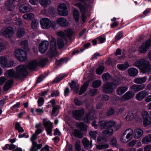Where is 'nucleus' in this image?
Wrapping results in <instances>:
<instances>
[{
  "label": "nucleus",
  "mask_w": 151,
  "mask_h": 151,
  "mask_svg": "<svg viewBox=\"0 0 151 151\" xmlns=\"http://www.w3.org/2000/svg\"><path fill=\"white\" fill-rule=\"evenodd\" d=\"M74 135L78 138H81L83 137V135L81 132L77 129H75L74 132Z\"/></svg>",
  "instance_id": "obj_54"
},
{
  "label": "nucleus",
  "mask_w": 151,
  "mask_h": 151,
  "mask_svg": "<svg viewBox=\"0 0 151 151\" xmlns=\"http://www.w3.org/2000/svg\"><path fill=\"white\" fill-rule=\"evenodd\" d=\"M128 73L129 76H135L138 73V70L134 68H129L128 70Z\"/></svg>",
  "instance_id": "obj_29"
},
{
  "label": "nucleus",
  "mask_w": 151,
  "mask_h": 151,
  "mask_svg": "<svg viewBox=\"0 0 151 151\" xmlns=\"http://www.w3.org/2000/svg\"><path fill=\"white\" fill-rule=\"evenodd\" d=\"M102 77L103 80L105 81H109L111 78L110 75L107 73L103 74L102 76Z\"/></svg>",
  "instance_id": "obj_48"
},
{
  "label": "nucleus",
  "mask_w": 151,
  "mask_h": 151,
  "mask_svg": "<svg viewBox=\"0 0 151 151\" xmlns=\"http://www.w3.org/2000/svg\"><path fill=\"white\" fill-rule=\"evenodd\" d=\"M134 65L141 69L143 73H151V65L148 62L144 59H141L136 61L134 64Z\"/></svg>",
  "instance_id": "obj_2"
},
{
  "label": "nucleus",
  "mask_w": 151,
  "mask_h": 151,
  "mask_svg": "<svg viewBox=\"0 0 151 151\" xmlns=\"http://www.w3.org/2000/svg\"><path fill=\"white\" fill-rule=\"evenodd\" d=\"M143 134V130L140 129H135L133 132L134 137L137 139L140 137Z\"/></svg>",
  "instance_id": "obj_26"
},
{
  "label": "nucleus",
  "mask_w": 151,
  "mask_h": 151,
  "mask_svg": "<svg viewBox=\"0 0 151 151\" xmlns=\"http://www.w3.org/2000/svg\"><path fill=\"white\" fill-rule=\"evenodd\" d=\"M110 144L114 147H117L118 146L117 142L115 138H113L111 139L110 142Z\"/></svg>",
  "instance_id": "obj_52"
},
{
  "label": "nucleus",
  "mask_w": 151,
  "mask_h": 151,
  "mask_svg": "<svg viewBox=\"0 0 151 151\" xmlns=\"http://www.w3.org/2000/svg\"><path fill=\"white\" fill-rule=\"evenodd\" d=\"M16 72L13 70H9L7 72L9 76L14 78L22 79L24 78L27 74V67L26 66L21 65L17 68Z\"/></svg>",
  "instance_id": "obj_1"
},
{
  "label": "nucleus",
  "mask_w": 151,
  "mask_h": 151,
  "mask_svg": "<svg viewBox=\"0 0 151 151\" xmlns=\"http://www.w3.org/2000/svg\"><path fill=\"white\" fill-rule=\"evenodd\" d=\"M57 23L62 27H66L68 26L69 23L67 19L61 17L57 20Z\"/></svg>",
  "instance_id": "obj_24"
},
{
  "label": "nucleus",
  "mask_w": 151,
  "mask_h": 151,
  "mask_svg": "<svg viewBox=\"0 0 151 151\" xmlns=\"http://www.w3.org/2000/svg\"><path fill=\"white\" fill-rule=\"evenodd\" d=\"M15 128L19 133L23 132L24 131V129L21 127V124L19 122H17L16 123Z\"/></svg>",
  "instance_id": "obj_46"
},
{
  "label": "nucleus",
  "mask_w": 151,
  "mask_h": 151,
  "mask_svg": "<svg viewBox=\"0 0 151 151\" xmlns=\"http://www.w3.org/2000/svg\"><path fill=\"white\" fill-rule=\"evenodd\" d=\"M114 88L111 83H107L103 86V91L106 93H110L114 91Z\"/></svg>",
  "instance_id": "obj_14"
},
{
  "label": "nucleus",
  "mask_w": 151,
  "mask_h": 151,
  "mask_svg": "<svg viewBox=\"0 0 151 151\" xmlns=\"http://www.w3.org/2000/svg\"><path fill=\"white\" fill-rule=\"evenodd\" d=\"M129 66V63L126 62L123 64H118L117 67L118 69L122 70H125Z\"/></svg>",
  "instance_id": "obj_38"
},
{
  "label": "nucleus",
  "mask_w": 151,
  "mask_h": 151,
  "mask_svg": "<svg viewBox=\"0 0 151 151\" xmlns=\"http://www.w3.org/2000/svg\"><path fill=\"white\" fill-rule=\"evenodd\" d=\"M107 127H111L114 126L115 124V122L114 121H106Z\"/></svg>",
  "instance_id": "obj_61"
},
{
  "label": "nucleus",
  "mask_w": 151,
  "mask_h": 151,
  "mask_svg": "<svg viewBox=\"0 0 151 151\" xmlns=\"http://www.w3.org/2000/svg\"><path fill=\"white\" fill-rule=\"evenodd\" d=\"M137 142V140H133L129 142L127 145V146L132 147L134 146Z\"/></svg>",
  "instance_id": "obj_60"
},
{
  "label": "nucleus",
  "mask_w": 151,
  "mask_h": 151,
  "mask_svg": "<svg viewBox=\"0 0 151 151\" xmlns=\"http://www.w3.org/2000/svg\"><path fill=\"white\" fill-rule=\"evenodd\" d=\"M147 79V77L146 76L137 77L134 79L133 81L136 84H142L146 82Z\"/></svg>",
  "instance_id": "obj_27"
},
{
  "label": "nucleus",
  "mask_w": 151,
  "mask_h": 151,
  "mask_svg": "<svg viewBox=\"0 0 151 151\" xmlns=\"http://www.w3.org/2000/svg\"><path fill=\"white\" fill-rule=\"evenodd\" d=\"M128 88L126 86H119L116 89L117 93L119 95H121L127 90Z\"/></svg>",
  "instance_id": "obj_30"
},
{
  "label": "nucleus",
  "mask_w": 151,
  "mask_h": 151,
  "mask_svg": "<svg viewBox=\"0 0 151 151\" xmlns=\"http://www.w3.org/2000/svg\"><path fill=\"white\" fill-rule=\"evenodd\" d=\"M59 14L62 16H65L68 15V12L66 5L62 4L60 5L58 8Z\"/></svg>",
  "instance_id": "obj_15"
},
{
  "label": "nucleus",
  "mask_w": 151,
  "mask_h": 151,
  "mask_svg": "<svg viewBox=\"0 0 151 151\" xmlns=\"http://www.w3.org/2000/svg\"><path fill=\"white\" fill-rule=\"evenodd\" d=\"M21 45L23 48L27 49V48L28 43L26 40L22 41L21 43Z\"/></svg>",
  "instance_id": "obj_58"
},
{
  "label": "nucleus",
  "mask_w": 151,
  "mask_h": 151,
  "mask_svg": "<svg viewBox=\"0 0 151 151\" xmlns=\"http://www.w3.org/2000/svg\"><path fill=\"white\" fill-rule=\"evenodd\" d=\"M69 85L74 93H76L78 92L79 90V85L78 83L73 81L71 83H69Z\"/></svg>",
  "instance_id": "obj_28"
},
{
  "label": "nucleus",
  "mask_w": 151,
  "mask_h": 151,
  "mask_svg": "<svg viewBox=\"0 0 151 151\" xmlns=\"http://www.w3.org/2000/svg\"><path fill=\"white\" fill-rule=\"evenodd\" d=\"M113 132V130L112 129H107L103 131L102 132L104 137H108L111 136Z\"/></svg>",
  "instance_id": "obj_33"
},
{
  "label": "nucleus",
  "mask_w": 151,
  "mask_h": 151,
  "mask_svg": "<svg viewBox=\"0 0 151 151\" xmlns=\"http://www.w3.org/2000/svg\"><path fill=\"white\" fill-rule=\"evenodd\" d=\"M89 83L88 81H87L83 84L79 91V94L80 95L83 94L86 91L88 85Z\"/></svg>",
  "instance_id": "obj_37"
},
{
  "label": "nucleus",
  "mask_w": 151,
  "mask_h": 151,
  "mask_svg": "<svg viewBox=\"0 0 151 151\" xmlns=\"http://www.w3.org/2000/svg\"><path fill=\"white\" fill-rule=\"evenodd\" d=\"M57 44L59 48H62L64 45L63 40L60 38L58 39Z\"/></svg>",
  "instance_id": "obj_55"
},
{
  "label": "nucleus",
  "mask_w": 151,
  "mask_h": 151,
  "mask_svg": "<svg viewBox=\"0 0 151 151\" xmlns=\"http://www.w3.org/2000/svg\"><path fill=\"white\" fill-rule=\"evenodd\" d=\"M151 45V38L143 43L140 46L139 50L140 52L144 53L147 50Z\"/></svg>",
  "instance_id": "obj_12"
},
{
  "label": "nucleus",
  "mask_w": 151,
  "mask_h": 151,
  "mask_svg": "<svg viewBox=\"0 0 151 151\" xmlns=\"http://www.w3.org/2000/svg\"><path fill=\"white\" fill-rule=\"evenodd\" d=\"M47 61V58H44L42 59L39 61L38 63V65L40 66H43L45 65Z\"/></svg>",
  "instance_id": "obj_51"
},
{
  "label": "nucleus",
  "mask_w": 151,
  "mask_h": 151,
  "mask_svg": "<svg viewBox=\"0 0 151 151\" xmlns=\"http://www.w3.org/2000/svg\"><path fill=\"white\" fill-rule=\"evenodd\" d=\"M14 54L16 57L20 61H24L27 58L26 52L21 49L16 50L15 51Z\"/></svg>",
  "instance_id": "obj_5"
},
{
  "label": "nucleus",
  "mask_w": 151,
  "mask_h": 151,
  "mask_svg": "<svg viewBox=\"0 0 151 151\" xmlns=\"http://www.w3.org/2000/svg\"><path fill=\"white\" fill-rule=\"evenodd\" d=\"M43 124L46 128L47 134L52 136V129L53 128L52 123L47 119H45L43 120Z\"/></svg>",
  "instance_id": "obj_11"
},
{
  "label": "nucleus",
  "mask_w": 151,
  "mask_h": 151,
  "mask_svg": "<svg viewBox=\"0 0 151 151\" xmlns=\"http://www.w3.org/2000/svg\"><path fill=\"white\" fill-rule=\"evenodd\" d=\"M148 94V92L146 91H142L139 92L135 96V99L138 101H141Z\"/></svg>",
  "instance_id": "obj_20"
},
{
  "label": "nucleus",
  "mask_w": 151,
  "mask_h": 151,
  "mask_svg": "<svg viewBox=\"0 0 151 151\" xmlns=\"http://www.w3.org/2000/svg\"><path fill=\"white\" fill-rule=\"evenodd\" d=\"M123 32L121 31L119 32L116 35L115 38L116 41H117L123 37Z\"/></svg>",
  "instance_id": "obj_57"
},
{
  "label": "nucleus",
  "mask_w": 151,
  "mask_h": 151,
  "mask_svg": "<svg viewBox=\"0 0 151 151\" xmlns=\"http://www.w3.org/2000/svg\"><path fill=\"white\" fill-rule=\"evenodd\" d=\"M13 81L11 80L7 81L5 83L3 86V90L6 91L9 89L13 84Z\"/></svg>",
  "instance_id": "obj_35"
},
{
  "label": "nucleus",
  "mask_w": 151,
  "mask_h": 151,
  "mask_svg": "<svg viewBox=\"0 0 151 151\" xmlns=\"http://www.w3.org/2000/svg\"><path fill=\"white\" fill-rule=\"evenodd\" d=\"M24 29L23 28H19L17 32V36L18 37H21L24 35Z\"/></svg>",
  "instance_id": "obj_40"
},
{
  "label": "nucleus",
  "mask_w": 151,
  "mask_h": 151,
  "mask_svg": "<svg viewBox=\"0 0 151 151\" xmlns=\"http://www.w3.org/2000/svg\"><path fill=\"white\" fill-rule=\"evenodd\" d=\"M38 106L39 107L41 106L44 104V99L42 98H40L38 100Z\"/></svg>",
  "instance_id": "obj_62"
},
{
  "label": "nucleus",
  "mask_w": 151,
  "mask_h": 151,
  "mask_svg": "<svg viewBox=\"0 0 151 151\" xmlns=\"http://www.w3.org/2000/svg\"><path fill=\"white\" fill-rule=\"evenodd\" d=\"M42 146L41 144H37L36 142L32 143V146L30 149V151H38Z\"/></svg>",
  "instance_id": "obj_31"
},
{
  "label": "nucleus",
  "mask_w": 151,
  "mask_h": 151,
  "mask_svg": "<svg viewBox=\"0 0 151 151\" xmlns=\"http://www.w3.org/2000/svg\"><path fill=\"white\" fill-rule=\"evenodd\" d=\"M34 17V16L33 14L30 13L25 14L23 16L24 19L29 20L33 18Z\"/></svg>",
  "instance_id": "obj_43"
},
{
  "label": "nucleus",
  "mask_w": 151,
  "mask_h": 151,
  "mask_svg": "<svg viewBox=\"0 0 151 151\" xmlns=\"http://www.w3.org/2000/svg\"><path fill=\"white\" fill-rule=\"evenodd\" d=\"M75 5L78 7L80 10L81 12L82 13V19L83 22H84L86 19V15L89 11L88 9V6H83L79 3H76L75 4Z\"/></svg>",
  "instance_id": "obj_4"
},
{
  "label": "nucleus",
  "mask_w": 151,
  "mask_h": 151,
  "mask_svg": "<svg viewBox=\"0 0 151 151\" xmlns=\"http://www.w3.org/2000/svg\"><path fill=\"white\" fill-rule=\"evenodd\" d=\"M73 15L74 19L76 22L79 21V12L76 9H74L73 11Z\"/></svg>",
  "instance_id": "obj_41"
},
{
  "label": "nucleus",
  "mask_w": 151,
  "mask_h": 151,
  "mask_svg": "<svg viewBox=\"0 0 151 151\" xmlns=\"http://www.w3.org/2000/svg\"><path fill=\"white\" fill-rule=\"evenodd\" d=\"M39 23L37 20H32L31 23V27L33 29L37 28L38 26Z\"/></svg>",
  "instance_id": "obj_53"
},
{
  "label": "nucleus",
  "mask_w": 151,
  "mask_h": 151,
  "mask_svg": "<svg viewBox=\"0 0 151 151\" xmlns=\"http://www.w3.org/2000/svg\"><path fill=\"white\" fill-rule=\"evenodd\" d=\"M31 9L30 5L27 4H24L21 5L19 7V11L22 13L26 12Z\"/></svg>",
  "instance_id": "obj_25"
},
{
  "label": "nucleus",
  "mask_w": 151,
  "mask_h": 151,
  "mask_svg": "<svg viewBox=\"0 0 151 151\" xmlns=\"http://www.w3.org/2000/svg\"><path fill=\"white\" fill-rule=\"evenodd\" d=\"M144 84L137 85L134 84L130 87V89L134 92H137L142 90L145 88Z\"/></svg>",
  "instance_id": "obj_19"
},
{
  "label": "nucleus",
  "mask_w": 151,
  "mask_h": 151,
  "mask_svg": "<svg viewBox=\"0 0 151 151\" xmlns=\"http://www.w3.org/2000/svg\"><path fill=\"white\" fill-rule=\"evenodd\" d=\"M77 127L82 131H85L87 129V127L84 124L81 122H78L76 124Z\"/></svg>",
  "instance_id": "obj_39"
},
{
  "label": "nucleus",
  "mask_w": 151,
  "mask_h": 151,
  "mask_svg": "<svg viewBox=\"0 0 151 151\" xmlns=\"http://www.w3.org/2000/svg\"><path fill=\"white\" fill-rule=\"evenodd\" d=\"M142 144H147L151 142V134L144 137L142 139Z\"/></svg>",
  "instance_id": "obj_34"
},
{
  "label": "nucleus",
  "mask_w": 151,
  "mask_h": 151,
  "mask_svg": "<svg viewBox=\"0 0 151 151\" xmlns=\"http://www.w3.org/2000/svg\"><path fill=\"white\" fill-rule=\"evenodd\" d=\"M101 81L99 80H96L93 82L92 86L93 87L96 88L100 86L101 84Z\"/></svg>",
  "instance_id": "obj_50"
},
{
  "label": "nucleus",
  "mask_w": 151,
  "mask_h": 151,
  "mask_svg": "<svg viewBox=\"0 0 151 151\" xmlns=\"http://www.w3.org/2000/svg\"><path fill=\"white\" fill-rule=\"evenodd\" d=\"M50 43V50L47 53V55L49 57L52 58L57 54L55 39L54 38L52 39Z\"/></svg>",
  "instance_id": "obj_6"
},
{
  "label": "nucleus",
  "mask_w": 151,
  "mask_h": 151,
  "mask_svg": "<svg viewBox=\"0 0 151 151\" xmlns=\"http://www.w3.org/2000/svg\"><path fill=\"white\" fill-rule=\"evenodd\" d=\"M84 113V110L82 108H80L78 110H76L73 112V115L75 119L80 120Z\"/></svg>",
  "instance_id": "obj_16"
},
{
  "label": "nucleus",
  "mask_w": 151,
  "mask_h": 151,
  "mask_svg": "<svg viewBox=\"0 0 151 151\" xmlns=\"http://www.w3.org/2000/svg\"><path fill=\"white\" fill-rule=\"evenodd\" d=\"M67 76V75H65L64 74H60L53 81L52 83H58L62 80L64 77Z\"/></svg>",
  "instance_id": "obj_42"
},
{
  "label": "nucleus",
  "mask_w": 151,
  "mask_h": 151,
  "mask_svg": "<svg viewBox=\"0 0 151 151\" xmlns=\"http://www.w3.org/2000/svg\"><path fill=\"white\" fill-rule=\"evenodd\" d=\"M0 33L7 37H10L13 34L12 29L10 27H8L4 30L1 31Z\"/></svg>",
  "instance_id": "obj_21"
},
{
  "label": "nucleus",
  "mask_w": 151,
  "mask_h": 151,
  "mask_svg": "<svg viewBox=\"0 0 151 151\" xmlns=\"http://www.w3.org/2000/svg\"><path fill=\"white\" fill-rule=\"evenodd\" d=\"M50 2V0H40V4L43 6H46Z\"/></svg>",
  "instance_id": "obj_49"
},
{
  "label": "nucleus",
  "mask_w": 151,
  "mask_h": 151,
  "mask_svg": "<svg viewBox=\"0 0 151 151\" xmlns=\"http://www.w3.org/2000/svg\"><path fill=\"white\" fill-rule=\"evenodd\" d=\"M40 23L42 28L47 29L51 27V22L48 18H44L41 19Z\"/></svg>",
  "instance_id": "obj_13"
},
{
  "label": "nucleus",
  "mask_w": 151,
  "mask_h": 151,
  "mask_svg": "<svg viewBox=\"0 0 151 151\" xmlns=\"http://www.w3.org/2000/svg\"><path fill=\"white\" fill-rule=\"evenodd\" d=\"M104 69V67L103 66H100L96 70V73L100 75L102 73Z\"/></svg>",
  "instance_id": "obj_56"
},
{
  "label": "nucleus",
  "mask_w": 151,
  "mask_h": 151,
  "mask_svg": "<svg viewBox=\"0 0 151 151\" xmlns=\"http://www.w3.org/2000/svg\"><path fill=\"white\" fill-rule=\"evenodd\" d=\"M94 113H95L94 110L92 108L90 112L86 114L83 119V120L86 123H89L91 120L96 118V116Z\"/></svg>",
  "instance_id": "obj_8"
},
{
  "label": "nucleus",
  "mask_w": 151,
  "mask_h": 151,
  "mask_svg": "<svg viewBox=\"0 0 151 151\" xmlns=\"http://www.w3.org/2000/svg\"><path fill=\"white\" fill-rule=\"evenodd\" d=\"M73 31L70 29L65 30L64 31H60L57 33L58 35L65 39L66 37L70 39L73 35Z\"/></svg>",
  "instance_id": "obj_9"
},
{
  "label": "nucleus",
  "mask_w": 151,
  "mask_h": 151,
  "mask_svg": "<svg viewBox=\"0 0 151 151\" xmlns=\"http://www.w3.org/2000/svg\"><path fill=\"white\" fill-rule=\"evenodd\" d=\"M37 65V60H33L29 63L27 67L29 70H32L36 68Z\"/></svg>",
  "instance_id": "obj_32"
},
{
  "label": "nucleus",
  "mask_w": 151,
  "mask_h": 151,
  "mask_svg": "<svg viewBox=\"0 0 151 151\" xmlns=\"http://www.w3.org/2000/svg\"><path fill=\"white\" fill-rule=\"evenodd\" d=\"M49 42L45 40L42 42L40 44L39 50L42 53H44L47 50L49 46Z\"/></svg>",
  "instance_id": "obj_17"
},
{
  "label": "nucleus",
  "mask_w": 151,
  "mask_h": 151,
  "mask_svg": "<svg viewBox=\"0 0 151 151\" xmlns=\"http://www.w3.org/2000/svg\"><path fill=\"white\" fill-rule=\"evenodd\" d=\"M35 112H36L38 114H41L44 112V110L43 108L40 109L37 108L35 110Z\"/></svg>",
  "instance_id": "obj_64"
},
{
  "label": "nucleus",
  "mask_w": 151,
  "mask_h": 151,
  "mask_svg": "<svg viewBox=\"0 0 151 151\" xmlns=\"http://www.w3.org/2000/svg\"><path fill=\"white\" fill-rule=\"evenodd\" d=\"M16 0H8L5 4V7L9 11H13L15 8L14 4Z\"/></svg>",
  "instance_id": "obj_18"
},
{
  "label": "nucleus",
  "mask_w": 151,
  "mask_h": 151,
  "mask_svg": "<svg viewBox=\"0 0 151 151\" xmlns=\"http://www.w3.org/2000/svg\"><path fill=\"white\" fill-rule=\"evenodd\" d=\"M133 131L131 128L126 129L123 133L121 138V141L123 143H126L132 138Z\"/></svg>",
  "instance_id": "obj_3"
},
{
  "label": "nucleus",
  "mask_w": 151,
  "mask_h": 151,
  "mask_svg": "<svg viewBox=\"0 0 151 151\" xmlns=\"http://www.w3.org/2000/svg\"><path fill=\"white\" fill-rule=\"evenodd\" d=\"M141 115L143 119V124L144 127L151 125V117L148 114V112L144 111L141 113Z\"/></svg>",
  "instance_id": "obj_7"
},
{
  "label": "nucleus",
  "mask_w": 151,
  "mask_h": 151,
  "mask_svg": "<svg viewBox=\"0 0 151 151\" xmlns=\"http://www.w3.org/2000/svg\"><path fill=\"white\" fill-rule=\"evenodd\" d=\"M59 92L58 91H53L51 94V97L54 96H59Z\"/></svg>",
  "instance_id": "obj_63"
},
{
  "label": "nucleus",
  "mask_w": 151,
  "mask_h": 151,
  "mask_svg": "<svg viewBox=\"0 0 151 151\" xmlns=\"http://www.w3.org/2000/svg\"><path fill=\"white\" fill-rule=\"evenodd\" d=\"M109 145L107 143L96 145V148L98 150H102L108 148Z\"/></svg>",
  "instance_id": "obj_47"
},
{
  "label": "nucleus",
  "mask_w": 151,
  "mask_h": 151,
  "mask_svg": "<svg viewBox=\"0 0 151 151\" xmlns=\"http://www.w3.org/2000/svg\"><path fill=\"white\" fill-rule=\"evenodd\" d=\"M82 142L85 149H88L91 147V144L90 143L89 141L86 138H83Z\"/></svg>",
  "instance_id": "obj_36"
},
{
  "label": "nucleus",
  "mask_w": 151,
  "mask_h": 151,
  "mask_svg": "<svg viewBox=\"0 0 151 151\" xmlns=\"http://www.w3.org/2000/svg\"><path fill=\"white\" fill-rule=\"evenodd\" d=\"M134 92L131 91H127L124 95L122 96L121 99L123 101L129 100L133 97L134 95Z\"/></svg>",
  "instance_id": "obj_23"
},
{
  "label": "nucleus",
  "mask_w": 151,
  "mask_h": 151,
  "mask_svg": "<svg viewBox=\"0 0 151 151\" xmlns=\"http://www.w3.org/2000/svg\"><path fill=\"white\" fill-rule=\"evenodd\" d=\"M89 134L90 136L94 139H95L97 136V132L96 131H91Z\"/></svg>",
  "instance_id": "obj_59"
},
{
  "label": "nucleus",
  "mask_w": 151,
  "mask_h": 151,
  "mask_svg": "<svg viewBox=\"0 0 151 151\" xmlns=\"http://www.w3.org/2000/svg\"><path fill=\"white\" fill-rule=\"evenodd\" d=\"M99 127L101 129H104L107 127V123L106 121H99Z\"/></svg>",
  "instance_id": "obj_44"
},
{
  "label": "nucleus",
  "mask_w": 151,
  "mask_h": 151,
  "mask_svg": "<svg viewBox=\"0 0 151 151\" xmlns=\"http://www.w3.org/2000/svg\"><path fill=\"white\" fill-rule=\"evenodd\" d=\"M139 116L136 110H132L128 112L127 115L125 118L127 121H131L138 118Z\"/></svg>",
  "instance_id": "obj_10"
},
{
  "label": "nucleus",
  "mask_w": 151,
  "mask_h": 151,
  "mask_svg": "<svg viewBox=\"0 0 151 151\" xmlns=\"http://www.w3.org/2000/svg\"><path fill=\"white\" fill-rule=\"evenodd\" d=\"M111 83L115 87V86L120 84L121 82L119 78L116 77L112 79V82Z\"/></svg>",
  "instance_id": "obj_45"
},
{
  "label": "nucleus",
  "mask_w": 151,
  "mask_h": 151,
  "mask_svg": "<svg viewBox=\"0 0 151 151\" xmlns=\"http://www.w3.org/2000/svg\"><path fill=\"white\" fill-rule=\"evenodd\" d=\"M7 59L5 57H0V65L2 67H5L6 66L9 67H12L13 65V62H11V65H7Z\"/></svg>",
  "instance_id": "obj_22"
}]
</instances>
